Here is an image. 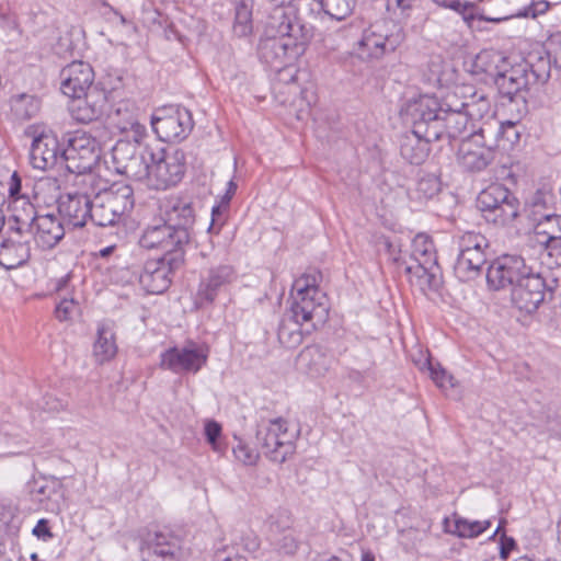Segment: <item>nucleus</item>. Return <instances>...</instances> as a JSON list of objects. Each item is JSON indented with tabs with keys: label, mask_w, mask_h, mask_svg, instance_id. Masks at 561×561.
<instances>
[{
	"label": "nucleus",
	"mask_w": 561,
	"mask_h": 561,
	"mask_svg": "<svg viewBox=\"0 0 561 561\" xmlns=\"http://www.w3.org/2000/svg\"><path fill=\"white\" fill-rule=\"evenodd\" d=\"M491 526V522L488 520H469L458 515L454 516V519L445 517L443 520V527L445 533L455 535L459 538H476L484 533Z\"/></svg>",
	"instance_id": "32"
},
{
	"label": "nucleus",
	"mask_w": 561,
	"mask_h": 561,
	"mask_svg": "<svg viewBox=\"0 0 561 561\" xmlns=\"http://www.w3.org/2000/svg\"><path fill=\"white\" fill-rule=\"evenodd\" d=\"M151 126L159 139L165 142L182 141L191 134L194 122L191 112L179 105L158 108Z\"/></svg>",
	"instance_id": "8"
},
{
	"label": "nucleus",
	"mask_w": 561,
	"mask_h": 561,
	"mask_svg": "<svg viewBox=\"0 0 561 561\" xmlns=\"http://www.w3.org/2000/svg\"><path fill=\"white\" fill-rule=\"evenodd\" d=\"M534 271L522 255L504 254L491 263L486 280L491 288L500 290L514 287Z\"/></svg>",
	"instance_id": "12"
},
{
	"label": "nucleus",
	"mask_w": 561,
	"mask_h": 561,
	"mask_svg": "<svg viewBox=\"0 0 561 561\" xmlns=\"http://www.w3.org/2000/svg\"><path fill=\"white\" fill-rule=\"evenodd\" d=\"M195 218L194 204L187 198L171 197L165 202L163 221L176 232L178 242L183 240L190 244Z\"/></svg>",
	"instance_id": "15"
},
{
	"label": "nucleus",
	"mask_w": 561,
	"mask_h": 561,
	"mask_svg": "<svg viewBox=\"0 0 561 561\" xmlns=\"http://www.w3.org/2000/svg\"><path fill=\"white\" fill-rule=\"evenodd\" d=\"M68 283H69V275H66V276L59 278L56 284V291L62 293L67 288Z\"/></svg>",
	"instance_id": "64"
},
{
	"label": "nucleus",
	"mask_w": 561,
	"mask_h": 561,
	"mask_svg": "<svg viewBox=\"0 0 561 561\" xmlns=\"http://www.w3.org/2000/svg\"><path fill=\"white\" fill-rule=\"evenodd\" d=\"M236 278V273L230 265H219L210 268L201 279L197 297L201 300L213 302L218 293Z\"/></svg>",
	"instance_id": "27"
},
{
	"label": "nucleus",
	"mask_w": 561,
	"mask_h": 561,
	"mask_svg": "<svg viewBox=\"0 0 561 561\" xmlns=\"http://www.w3.org/2000/svg\"><path fill=\"white\" fill-rule=\"evenodd\" d=\"M79 304L73 297H62L59 304L56 306L55 314L59 321L69 320L72 314L78 311Z\"/></svg>",
	"instance_id": "54"
},
{
	"label": "nucleus",
	"mask_w": 561,
	"mask_h": 561,
	"mask_svg": "<svg viewBox=\"0 0 561 561\" xmlns=\"http://www.w3.org/2000/svg\"><path fill=\"white\" fill-rule=\"evenodd\" d=\"M546 283L540 273L533 271L512 288V302L522 311L531 313L545 299Z\"/></svg>",
	"instance_id": "18"
},
{
	"label": "nucleus",
	"mask_w": 561,
	"mask_h": 561,
	"mask_svg": "<svg viewBox=\"0 0 561 561\" xmlns=\"http://www.w3.org/2000/svg\"><path fill=\"white\" fill-rule=\"evenodd\" d=\"M252 31V11L248 4L240 2L234 9L233 32L239 37L247 36Z\"/></svg>",
	"instance_id": "48"
},
{
	"label": "nucleus",
	"mask_w": 561,
	"mask_h": 561,
	"mask_svg": "<svg viewBox=\"0 0 561 561\" xmlns=\"http://www.w3.org/2000/svg\"><path fill=\"white\" fill-rule=\"evenodd\" d=\"M62 165L73 174H87L93 180L91 171L100 159L99 141L85 131L69 134L61 153Z\"/></svg>",
	"instance_id": "5"
},
{
	"label": "nucleus",
	"mask_w": 561,
	"mask_h": 561,
	"mask_svg": "<svg viewBox=\"0 0 561 561\" xmlns=\"http://www.w3.org/2000/svg\"><path fill=\"white\" fill-rule=\"evenodd\" d=\"M117 353L115 333L113 329L101 323L98 327V337L93 346V356L99 364L111 360Z\"/></svg>",
	"instance_id": "34"
},
{
	"label": "nucleus",
	"mask_w": 561,
	"mask_h": 561,
	"mask_svg": "<svg viewBox=\"0 0 561 561\" xmlns=\"http://www.w3.org/2000/svg\"><path fill=\"white\" fill-rule=\"evenodd\" d=\"M423 141L431 144L447 139L446 128L439 115V101L437 98L423 94Z\"/></svg>",
	"instance_id": "28"
},
{
	"label": "nucleus",
	"mask_w": 561,
	"mask_h": 561,
	"mask_svg": "<svg viewBox=\"0 0 561 561\" xmlns=\"http://www.w3.org/2000/svg\"><path fill=\"white\" fill-rule=\"evenodd\" d=\"M423 283L433 294L430 299L435 300L443 297V272L438 264L435 244L432 238L423 233Z\"/></svg>",
	"instance_id": "23"
},
{
	"label": "nucleus",
	"mask_w": 561,
	"mask_h": 561,
	"mask_svg": "<svg viewBox=\"0 0 561 561\" xmlns=\"http://www.w3.org/2000/svg\"><path fill=\"white\" fill-rule=\"evenodd\" d=\"M332 363V354L327 347L319 344L304 347L297 357L299 369L313 378L324 376L330 370Z\"/></svg>",
	"instance_id": "25"
},
{
	"label": "nucleus",
	"mask_w": 561,
	"mask_h": 561,
	"mask_svg": "<svg viewBox=\"0 0 561 561\" xmlns=\"http://www.w3.org/2000/svg\"><path fill=\"white\" fill-rule=\"evenodd\" d=\"M64 225L54 214L39 215L33 224L32 237L43 250L53 249L65 236Z\"/></svg>",
	"instance_id": "26"
},
{
	"label": "nucleus",
	"mask_w": 561,
	"mask_h": 561,
	"mask_svg": "<svg viewBox=\"0 0 561 561\" xmlns=\"http://www.w3.org/2000/svg\"><path fill=\"white\" fill-rule=\"evenodd\" d=\"M236 190H237V184L232 180H230L228 182L227 192H226L225 196L222 197L221 205L213 208L211 222L208 227V231L210 233H216V234L219 233L220 228L222 226V222L220 221L221 209L228 207L229 202L231 201L233 194L236 193Z\"/></svg>",
	"instance_id": "51"
},
{
	"label": "nucleus",
	"mask_w": 561,
	"mask_h": 561,
	"mask_svg": "<svg viewBox=\"0 0 561 561\" xmlns=\"http://www.w3.org/2000/svg\"><path fill=\"white\" fill-rule=\"evenodd\" d=\"M233 454L239 461L249 466L254 465L259 459V453L242 442H239V444L233 447Z\"/></svg>",
	"instance_id": "55"
},
{
	"label": "nucleus",
	"mask_w": 561,
	"mask_h": 561,
	"mask_svg": "<svg viewBox=\"0 0 561 561\" xmlns=\"http://www.w3.org/2000/svg\"><path fill=\"white\" fill-rule=\"evenodd\" d=\"M485 262L486 260L457 257L455 263V273L457 277L463 282L473 279L480 274Z\"/></svg>",
	"instance_id": "49"
},
{
	"label": "nucleus",
	"mask_w": 561,
	"mask_h": 561,
	"mask_svg": "<svg viewBox=\"0 0 561 561\" xmlns=\"http://www.w3.org/2000/svg\"><path fill=\"white\" fill-rule=\"evenodd\" d=\"M517 545L514 538L506 536L503 533L500 537V558L506 561L510 558L511 552L516 549Z\"/></svg>",
	"instance_id": "57"
},
{
	"label": "nucleus",
	"mask_w": 561,
	"mask_h": 561,
	"mask_svg": "<svg viewBox=\"0 0 561 561\" xmlns=\"http://www.w3.org/2000/svg\"><path fill=\"white\" fill-rule=\"evenodd\" d=\"M522 69L530 84L545 83L550 77V60L539 57L536 62H527Z\"/></svg>",
	"instance_id": "47"
},
{
	"label": "nucleus",
	"mask_w": 561,
	"mask_h": 561,
	"mask_svg": "<svg viewBox=\"0 0 561 561\" xmlns=\"http://www.w3.org/2000/svg\"><path fill=\"white\" fill-rule=\"evenodd\" d=\"M92 222L100 227L114 226L134 208V191L127 184H114L92 197Z\"/></svg>",
	"instance_id": "2"
},
{
	"label": "nucleus",
	"mask_w": 561,
	"mask_h": 561,
	"mask_svg": "<svg viewBox=\"0 0 561 561\" xmlns=\"http://www.w3.org/2000/svg\"><path fill=\"white\" fill-rule=\"evenodd\" d=\"M12 181L13 182H12L9 191H10V196L13 199L14 197L20 196L19 193H20V190H21V183H20V180L18 179L16 173H14L12 175Z\"/></svg>",
	"instance_id": "62"
},
{
	"label": "nucleus",
	"mask_w": 561,
	"mask_h": 561,
	"mask_svg": "<svg viewBox=\"0 0 561 561\" xmlns=\"http://www.w3.org/2000/svg\"><path fill=\"white\" fill-rule=\"evenodd\" d=\"M304 322L294 319L290 313L286 312L279 323L277 336L279 342L288 347L294 348L302 342L301 327Z\"/></svg>",
	"instance_id": "37"
},
{
	"label": "nucleus",
	"mask_w": 561,
	"mask_h": 561,
	"mask_svg": "<svg viewBox=\"0 0 561 561\" xmlns=\"http://www.w3.org/2000/svg\"><path fill=\"white\" fill-rule=\"evenodd\" d=\"M534 231L540 238V244L551 256L561 250V215L547 213L539 215L534 213Z\"/></svg>",
	"instance_id": "24"
},
{
	"label": "nucleus",
	"mask_w": 561,
	"mask_h": 561,
	"mask_svg": "<svg viewBox=\"0 0 561 561\" xmlns=\"http://www.w3.org/2000/svg\"><path fill=\"white\" fill-rule=\"evenodd\" d=\"M110 117L122 133L130 134V138L135 142H140L146 136L145 125L138 121L133 111L128 110L127 104H119Z\"/></svg>",
	"instance_id": "30"
},
{
	"label": "nucleus",
	"mask_w": 561,
	"mask_h": 561,
	"mask_svg": "<svg viewBox=\"0 0 561 561\" xmlns=\"http://www.w3.org/2000/svg\"><path fill=\"white\" fill-rule=\"evenodd\" d=\"M11 219L13 225L9 228H21L22 232H31L33 224L39 215H37L34 205L26 196L14 197L10 203Z\"/></svg>",
	"instance_id": "31"
},
{
	"label": "nucleus",
	"mask_w": 561,
	"mask_h": 561,
	"mask_svg": "<svg viewBox=\"0 0 561 561\" xmlns=\"http://www.w3.org/2000/svg\"><path fill=\"white\" fill-rule=\"evenodd\" d=\"M491 126L490 131H485L488 139L496 145L499 139L507 141L510 145H515L519 141L520 133L515 122H488L481 128Z\"/></svg>",
	"instance_id": "38"
},
{
	"label": "nucleus",
	"mask_w": 561,
	"mask_h": 561,
	"mask_svg": "<svg viewBox=\"0 0 561 561\" xmlns=\"http://www.w3.org/2000/svg\"><path fill=\"white\" fill-rule=\"evenodd\" d=\"M469 104L460 102L459 105H453L448 101L444 104L439 102V115L446 128L447 140L462 135L470 122Z\"/></svg>",
	"instance_id": "29"
},
{
	"label": "nucleus",
	"mask_w": 561,
	"mask_h": 561,
	"mask_svg": "<svg viewBox=\"0 0 561 561\" xmlns=\"http://www.w3.org/2000/svg\"><path fill=\"white\" fill-rule=\"evenodd\" d=\"M428 68L431 75L427 78V81L430 82H438L440 81V73L443 69V61L439 56L433 57L431 61L428 62Z\"/></svg>",
	"instance_id": "59"
},
{
	"label": "nucleus",
	"mask_w": 561,
	"mask_h": 561,
	"mask_svg": "<svg viewBox=\"0 0 561 561\" xmlns=\"http://www.w3.org/2000/svg\"><path fill=\"white\" fill-rule=\"evenodd\" d=\"M385 34L364 32L358 42L356 54L362 59L380 58L386 53L393 51L405 38V27L393 19L382 22Z\"/></svg>",
	"instance_id": "9"
},
{
	"label": "nucleus",
	"mask_w": 561,
	"mask_h": 561,
	"mask_svg": "<svg viewBox=\"0 0 561 561\" xmlns=\"http://www.w3.org/2000/svg\"><path fill=\"white\" fill-rule=\"evenodd\" d=\"M495 83L500 92L510 99H513L515 94L530 85L529 79L525 76L522 68L500 73L495 79Z\"/></svg>",
	"instance_id": "35"
},
{
	"label": "nucleus",
	"mask_w": 561,
	"mask_h": 561,
	"mask_svg": "<svg viewBox=\"0 0 561 561\" xmlns=\"http://www.w3.org/2000/svg\"><path fill=\"white\" fill-rule=\"evenodd\" d=\"M291 514L287 510H278L271 514L266 522L267 539H272L278 535L293 530Z\"/></svg>",
	"instance_id": "43"
},
{
	"label": "nucleus",
	"mask_w": 561,
	"mask_h": 561,
	"mask_svg": "<svg viewBox=\"0 0 561 561\" xmlns=\"http://www.w3.org/2000/svg\"><path fill=\"white\" fill-rule=\"evenodd\" d=\"M421 134L413 128L411 135H405L401 141V156L411 164H421Z\"/></svg>",
	"instance_id": "46"
},
{
	"label": "nucleus",
	"mask_w": 561,
	"mask_h": 561,
	"mask_svg": "<svg viewBox=\"0 0 561 561\" xmlns=\"http://www.w3.org/2000/svg\"><path fill=\"white\" fill-rule=\"evenodd\" d=\"M400 116L405 124H412L413 128L421 122V94L407 101L400 110Z\"/></svg>",
	"instance_id": "52"
},
{
	"label": "nucleus",
	"mask_w": 561,
	"mask_h": 561,
	"mask_svg": "<svg viewBox=\"0 0 561 561\" xmlns=\"http://www.w3.org/2000/svg\"><path fill=\"white\" fill-rule=\"evenodd\" d=\"M24 135L32 139L30 163L34 169L47 171L62 164V149L56 134L44 124L28 125Z\"/></svg>",
	"instance_id": "7"
},
{
	"label": "nucleus",
	"mask_w": 561,
	"mask_h": 561,
	"mask_svg": "<svg viewBox=\"0 0 561 561\" xmlns=\"http://www.w3.org/2000/svg\"><path fill=\"white\" fill-rule=\"evenodd\" d=\"M10 104L15 118L21 121L34 117L41 108L39 99L25 93L12 96Z\"/></svg>",
	"instance_id": "39"
},
{
	"label": "nucleus",
	"mask_w": 561,
	"mask_h": 561,
	"mask_svg": "<svg viewBox=\"0 0 561 561\" xmlns=\"http://www.w3.org/2000/svg\"><path fill=\"white\" fill-rule=\"evenodd\" d=\"M291 304L288 313L305 324L310 323L316 329L322 325L328 318L327 296L317 286L316 275H302L293 284L290 293Z\"/></svg>",
	"instance_id": "1"
},
{
	"label": "nucleus",
	"mask_w": 561,
	"mask_h": 561,
	"mask_svg": "<svg viewBox=\"0 0 561 561\" xmlns=\"http://www.w3.org/2000/svg\"><path fill=\"white\" fill-rule=\"evenodd\" d=\"M180 267L168 257L148 261L139 275V283L149 294H162L171 284V274Z\"/></svg>",
	"instance_id": "21"
},
{
	"label": "nucleus",
	"mask_w": 561,
	"mask_h": 561,
	"mask_svg": "<svg viewBox=\"0 0 561 561\" xmlns=\"http://www.w3.org/2000/svg\"><path fill=\"white\" fill-rule=\"evenodd\" d=\"M477 207L483 218L495 226H507L518 216V199L501 184H492L480 192Z\"/></svg>",
	"instance_id": "4"
},
{
	"label": "nucleus",
	"mask_w": 561,
	"mask_h": 561,
	"mask_svg": "<svg viewBox=\"0 0 561 561\" xmlns=\"http://www.w3.org/2000/svg\"><path fill=\"white\" fill-rule=\"evenodd\" d=\"M139 244L144 249H158L163 252L162 257L170 259L175 266H182L188 244L181 240L178 242L176 232L164 221L148 226L144 229Z\"/></svg>",
	"instance_id": "11"
},
{
	"label": "nucleus",
	"mask_w": 561,
	"mask_h": 561,
	"mask_svg": "<svg viewBox=\"0 0 561 561\" xmlns=\"http://www.w3.org/2000/svg\"><path fill=\"white\" fill-rule=\"evenodd\" d=\"M298 434L289 430L286 420L277 417L257 424L256 443L267 458L282 463L294 453Z\"/></svg>",
	"instance_id": "3"
},
{
	"label": "nucleus",
	"mask_w": 561,
	"mask_h": 561,
	"mask_svg": "<svg viewBox=\"0 0 561 561\" xmlns=\"http://www.w3.org/2000/svg\"><path fill=\"white\" fill-rule=\"evenodd\" d=\"M458 248L457 257L486 260L485 250L489 248V241L479 232L467 231L459 236Z\"/></svg>",
	"instance_id": "33"
},
{
	"label": "nucleus",
	"mask_w": 561,
	"mask_h": 561,
	"mask_svg": "<svg viewBox=\"0 0 561 561\" xmlns=\"http://www.w3.org/2000/svg\"><path fill=\"white\" fill-rule=\"evenodd\" d=\"M141 552L144 561H179L180 546L172 534L156 531L148 536Z\"/></svg>",
	"instance_id": "22"
},
{
	"label": "nucleus",
	"mask_w": 561,
	"mask_h": 561,
	"mask_svg": "<svg viewBox=\"0 0 561 561\" xmlns=\"http://www.w3.org/2000/svg\"><path fill=\"white\" fill-rule=\"evenodd\" d=\"M436 3L444 8H449L459 14H461L463 21L468 24V26L476 31L477 30V13H476V4L473 2L460 0H434Z\"/></svg>",
	"instance_id": "45"
},
{
	"label": "nucleus",
	"mask_w": 561,
	"mask_h": 561,
	"mask_svg": "<svg viewBox=\"0 0 561 561\" xmlns=\"http://www.w3.org/2000/svg\"><path fill=\"white\" fill-rule=\"evenodd\" d=\"M318 3L325 14L336 21L345 20L356 7V0H318Z\"/></svg>",
	"instance_id": "44"
},
{
	"label": "nucleus",
	"mask_w": 561,
	"mask_h": 561,
	"mask_svg": "<svg viewBox=\"0 0 561 561\" xmlns=\"http://www.w3.org/2000/svg\"><path fill=\"white\" fill-rule=\"evenodd\" d=\"M208 347L193 341L174 346L161 354L160 366L174 374H197L207 363Z\"/></svg>",
	"instance_id": "10"
},
{
	"label": "nucleus",
	"mask_w": 561,
	"mask_h": 561,
	"mask_svg": "<svg viewBox=\"0 0 561 561\" xmlns=\"http://www.w3.org/2000/svg\"><path fill=\"white\" fill-rule=\"evenodd\" d=\"M150 153H152V149L149 147L140 150L119 174L135 181L145 182L148 186L151 168Z\"/></svg>",
	"instance_id": "36"
},
{
	"label": "nucleus",
	"mask_w": 561,
	"mask_h": 561,
	"mask_svg": "<svg viewBox=\"0 0 561 561\" xmlns=\"http://www.w3.org/2000/svg\"><path fill=\"white\" fill-rule=\"evenodd\" d=\"M31 232L21 228H8L7 237L0 242V265L7 270L19 267L31 256Z\"/></svg>",
	"instance_id": "16"
},
{
	"label": "nucleus",
	"mask_w": 561,
	"mask_h": 561,
	"mask_svg": "<svg viewBox=\"0 0 561 561\" xmlns=\"http://www.w3.org/2000/svg\"><path fill=\"white\" fill-rule=\"evenodd\" d=\"M148 187L160 191L180 183L186 170V154L182 149H160L150 153Z\"/></svg>",
	"instance_id": "6"
},
{
	"label": "nucleus",
	"mask_w": 561,
	"mask_h": 561,
	"mask_svg": "<svg viewBox=\"0 0 561 561\" xmlns=\"http://www.w3.org/2000/svg\"><path fill=\"white\" fill-rule=\"evenodd\" d=\"M449 159V149L444 150L443 146L434 145L427 149L425 163L426 178H423V197L427 198V209L439 214V210L431 204L433 198L442 192L440 167Z\"/></svg>",
	"instance_id": "17"
},
{
	"label": "nucleus",
	"mask_w": 561,
	"mask_h": 561,
	"mask_svg": "<svg viewBox=\"0 0 561 561\" xmlns=\"http://www.w3.org/2000/svg\"><path fill=\"white\" fill-rule=\"evenodd\" d=\"M139 142L135 140H118L112 149V160L114 169L117 173H121L127 164L134 159V157L140 151L138 147Z\"/></svg>",
	"instance_id": "41"
},
{
	"label": "nucleus",
	"mask_w": 561,
	"mask_h": 561,
	"mask_svg": "<svg viewBox=\"0 0 561 561\" xmlns=\"http://www.w3.org/2000/svg\"><path fill=\"white\" fill-rule=\"evenodd\" d=\"M415 0H388L390 16L403 25V21L410 18Z\"/></svg>",
	"instance_id": "53"
},
{
	"label": "nucleus",
	"mask_w": 561,
	"mask_h": 561,
	"mask_svg": "<svg viewBox=\"0 0 561 561\" xmlns=\"http://www.w3.org/2000/svg\"><path fill=\"white\" fill-rule=\"evenodd\" d=\"M490 129V125L488 128H480L461 142L458 149V162L463 169L479 172L492 162L494 142L490 141L485 135Z\"/></svg>",
	"instance_id": "13"
},
{
	"label": "nucleus",
	"mask_w": 561,
	"mask_h": 561,
	"mask_svg": "<svg viewBox=\"0 0 561 561\" xmlns=\"http://www.w3.org/2000/svg\"><path fill=\"white\" fill-rule=\"evenodd\" d=\"M33 493H34L35 495H37V496H38V497H37V500H38L39 502H42V501H43L42 495H43V496H46V497H49V496H50L49 488H48V485H46V484H45V485H39V486L35 488V489L33 490Z\"/></svg>",
	"instance_id": "63"
},
{
	"label": "nucleus",
	"mask_w": 561,
	"mask_h": 561,
	"mask_svg": "<svg viewBox=\"0 0 561 561\" xmlns=\"http://www.w3.org/2000/svg\"><path fill=\"white\" fill-rule=\"evenodd\" d=\"M221 434V426L216 421H208L205 424V435L207 442L213 446L215 450L218 449V438Z\"/></svg>",
	"instance_id": "56"
},
{
	"label": "nucleus",
	"mask_w": 561,
	"mask_h": 561,
	"mask_svg": "<svg viewBox=\"0 0 561 561\" xmlns=\"http://www.w3.org/2000/svg\"><path fill=\"white\" fill-rule=\"evenodd\" d=\"M425 365L434 383L445 391L446 394L450 396L448 391L456 387L455 378L448 374L440 363L435 360L430 354L426 357Z\"/></svg>",
	"instance_id": "42"
},
{
	"label": "nucleus",
	"mask_w": 561,
	"mask_h": 561,
	"mask_svg": "<svg viewBox=\"0 0 561 561\" xmlns=\"http://www.w3.org/2000/svg\"><path fill=\"white\" fill-rule=\"evenodd\" d=\"M293 32L294 26L287 24L285 30L279 31L278 36L262 39L259 44L261 60L271 67L278 68L287 60L296 58L299 54V46Z\"/></svg>",
	"instance_id": "14"
},
{
	"label": "nucleus",
	"mask_w": 561,
	"mask_h": 561,
	"mask_svg": "<svg viewBox=\"0 0 561 561\" xmlns=\"http://www.w3.org/2000/svg\"><path fill=\"white\" fill-rule=\"evenodd\" d=\"M84 96V99L82 96L72 98L73 102L70 106V113L77 122L88 124L95 121L102 114V105L91 103L88 94Z\"/></svg>",
	"instance_id": "40"
},
{
	"label": "nucleus",
	"mask_w": 561,
	"mask_h": 561,
	"mask_svg": "<svg viewBox=\"0 0 561 561\" xmlns=\"http://www.w3.org/2000/svg\"><path fill=\"white\" fill-rule=\"evenodd\" d=\"M550 8V3L546 0H533L530 5L526 9L525 15L536 18L546 13Z\"/></svg>",
	"instance_id": "58"
},
{
	"label": "nucleus",
	"mask_w": 561,
	"mask_h": 561,
	"mask_svg": "<svg viewBox=\"0 0 561 561\" xmlns=\"http://www.w3.org/2000/svg\"><path fill=\"white\" fill-rule=\"evenodd\" d=\"M33 534L38 538H51L53 534L49 530L48 522L46 519H39L33 529Z\"/></svg>",
	"instance_id": "61"
},
{
	"label": "nucleus",
	"mask_w": 561,
	"mask_h": 561,
	"mask_svg": "<svg viewBox=\"0 0 561 561\" xmlns=\"http://www.w3.org/2000/svg\"><path fill=\"white\" fill-rule=\"evenodd\" d=\"M270 542L279 553L287 556L295 554L300 545L298 535L294 529L270 539Z\"/></svg>",
	"instance_id": "50"
},
{
	"label": "nucleus",
	"mask_w": 561,
	"mask_h": 561,
	"mask_svg": "<svg viewBox=\"0 0 561 561\" xmlns=\"http://www.w3.org/2000/svg\"><path fill=\"white\" fill-rule=\"evenodd\" d=\"M94 72L92 67L84 61H72L60 71V90L69 98L87 95L92 85Z\"/></svg>",
	"instance_id": "20"
},
{
	"label": "nucleus",
	"mask_w": 561,
	"mask_h": 561,
	"mask_svg": "<svg viewBox=\"0 0 561 561\" xmlns=\"http://www.w3.org/2000/svg\"><path fill=\"white\" fill-rule=\"evenodd\" d=\"M92 198L82 193H68L58 199V213L67 227L82 228L92 221Z\"/></svg>",
	"instance_id": "19"
},
{
	"label": "nucleus",
	"mask_w": 561,
	"mask_h": 561,
	"mask_svg": "<svg viewBox=\"0 0 561 561\" xmlns=\"http://www.w3.org/2000/svg\"><path fill=\"white\" fill-rule=\"evenodd\" d=\"M541 209H546V194L542 192H537L531 202V213L530 219L534 222V213L536 211L539 215H542Z\"/></svg>",
	"instance_id": "60"
}]
</instances>
